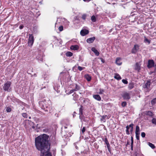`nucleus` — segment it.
I'll return each mask as SVG.
<instances>
[{
  "label": "nucleus",
  "instance_id": "nucleus-1",
  "mask_svg": "<svg viewBox=\"0 0 156 156\" xmlns=\"http://www.w3.org/2000/svg\"><path fill=\"white\" fill-rule=\"evenodd\" d=\"M48 136L45 134L40 135L35 139V144L37 149L41 151L43 155L48 152L50 144L48 141Z\"/></svg>",
  "mask_w": 156,
  "mask_h": 156
},
{
  "label": "nucleus",
  "instance_id": "nucleus-2",
  "mask_svg": "<svg viewBox=\"0 0 156 156\" xmlns=\"http://www.w3.org/2000/svg\"><path fill=\"white\" fill-rule=\"evenodd\" d=\"M34 42V38L32 34H30L29 35L28 41V44L29 46H31Z\"/></svg>",
  "mask_w": 156,
  "mask_h": 156
},
{
  "label": "nucleus",
  "instance_id": "nucleus-3",
  "mask_svg": "<svg viewBox=\"0 0 156 156\" xmlns=\"http://www.w3.org/2000/svg\"><path fill=\"white\" fill-rule=\"evenodd\" d=\"M11 84V83L9 81H7L6 83H5L3 87L4 90L5 91H8Z\"/></svg>",
  "mask_w": 156,
  "mask_h": 156
},
{
  "label": "nucleus",
  "instance_id": "nucleus-4",
  "mask_svg": "<svg viewBox=\"0 0 156 156\" xmlns=\"http://www.w3.org/2000/svg\"><path fill=\"white\" fill-rule=\"evenodd\" d=\"M122 96L124 99L129 100L130 98L129 94L127 92L124 93Z\"/></svg>",
  "mask_w": 156,
  "mask_h": 156
},
{
  "label": "nucleus",
  "instance_id": "nucleus-5",
  "mask_svg": "<svg viewBox=\"0 0 156 156\" xmlns=\"http://www.w3.org/2000/svg\"><path fill=\"white\" fill-rule=\"evenodd\" d=\"M151 80H147V82L146 83L144 84L143 85V87L144 88L149 89L151 84Z\"/></svg>",
  "mask_w": 156,
  "mask_h": 156
},
{
  "label": "nucleus",
  "instance_id": "nucleus-6",
  "mask_svg": "<svg viewBox=\"0 0 156 156\" xmlns=\"http://www.w3.org/2000/svg\"><path fill=\"white\" fill-rule=\"evenodd\" d=\"M139 49V46L138 44L134 45L133 48L132 49L131 52L132 53H136Z\"/></svg>",
  "mask_w": 156,
  "mask_h": 156
},
{
  "label": "nucleus",
  "instance_id": "nucleus-7",
  "mask_svg": "<svg viewBox=\"0 0 156 156\" xmlns=\"http://www.w3.org/2000/svg\"><path fill=\"white\" fill-rule=\"evenodd\" d=\"M89 33V31L88 30L84 29L82 30L80 32V34L82 36H84L88 34Z\"/></svg>",
  "mask_w": 156,
  "mask_h": 156
},
{
  "label": "nucleus",
  "instance_id": "nucleus-8",
  "mask_svg": "<svg viewBox=\"0 0 156 156\" xmlns=\"http://www.w3.org/2000/svg\"><path fill=\"white\" fill-rule=\"evenodd\" d=\"M154 62L153 60H149L148 62L147 67L149 68H151L154 66Z\"/></svg>",
  "mask_w": 156,
  "mask_h": 156
},
{
  "label": "nucleus",
  "instance_id": "nucleus-9",
  "mask_svg": "<svg viewBox=\"0 0 156 156\" xmlns=\"http://www.w3.org/2000/svg\"><path fill=\"white\" fill-rule=\"evenodd\" d=\"M95 37H92L90 38L87 40V42L89 43H90L93 42L95 40Z\"/></svg>",
  "mask_w": 156,
  "mask_h": 156
},
{
  "label": "nucleus",
  "instance_id": "nucleus-10",
  "mask_svg": "<svg viewBox=\"0 0 156 156\" xmlns=\"http://www.w3.org/2000/svg\"><path fill=\"white\" fill-rule=\"evenodd\" d=\"M92 51L94 52L95 54L97 56H98L99 54V52L96 49V48L94 47H93L91 48V49Z\"/></svg>",
  "mask_w": 156,
  "mask_h": 156
},
{
  "label": "nucleus",
  "instance_id": "nucleus-11",
  "mask_svg": "<svg viewBox=\"0 0 156 156\" xmlns=\"http://www.w3.org/2000/svg\"><path fill=\"white\" fill-rule=\"evenodd\" d=\"M79 46L77 45H72L70 47V49L74 50H76L79 49Z\"/></svg>",
  "mask_w": 156,
  "mask_h": 156
},
{
  "label": "nucleus",
  "instance_id": "nucleus-12",
  "mask_svg": "<svg viewBox=\"0 0 156 156\" xmlns=\"http://www.w3.org/2000/svg\"><path fill=\"white\" fill-rule=\"evenodd\" d=\"M93 97L95 99L100 101L101 100V98L99 95H94L93 96Z\"/></svg>",
  "mask_w": 156,
  "mask_h": 156
},
{
  "label": "nucleus",
  "instance_id": "nucleus-13",
  "mask_svg": "<svg viewBox=\"0 0 156 156\" xmlns=\"http://www.w3.org/2000/svg\"><path fill=\"white\" fill-rule=\"evenodd\" d=\"M107 118V119H108V116L106 115H103L101 116V118L100 120L101 121H103L104 122H105L106 121V118Z\"/></svg>",
  "mask_w": 156,
  "mask_h": 156
},
{
  "label": "nucleus",
  "instance_id": "nucleus-14",
  "mask_svg": "<svg viewBox=\"0 0 156 156\" xmlns=\"http://www.w3.org/2000/svg\"><path fill=\"white\" fill-rule=\"evenodd\" d=\"M140 67L139 64L137 63H136L135 69L139 71L140 69Z\"/></svg>",
  "mask_w": 156,
  "mask_h": 156
},
{
  "label": "nucleus",
  "instance_id": "nucleus-15",
  "mask_svg": "<svg viewBox=\"0 0 156 156\" xmlns=\"http://www.w3.org/2000/svg\"><path fill=\"white\" fill-rule=\"evenodd\" d=\"M134 87V83H129L128 85V88L130 90L133 89Z\"/></svg>",
  "mask_w": 156,
  "mask_h": 156
},
{
  "label": "nucleus",
  "instance_id": "nucleus-16",
  "mask_svg": "<svg viewBox=\"0 0 156 156\" xmlns=\"http://www.w3.org/2000/svg\"><path fill=\"white\" fill-rule=\"evenodd\" d=\"M121 58H117L115 61L116 64L118 65H121L122 63L120 62Z\"/></svg>",
  "mask_w": 156,
  "mask_h": 156
},
{
  "label": "nucleus",
  "instance_id": "nucleus-17",
  "mask_svg": "<svg viewBox=\"0 0 156 156\" xmlns=\"http://www.w3.org/2000/svg\"><path fill=\"white\" fill-rule=\"evenodd\" d=\"M84 77L88 81H90L91 80V77L89 74L85 75Z\"/></svg>",
  "mask_w": 156,
  "mask_h": 156
},
{
  "label": "nucleus",
  "instance_id": "nucleus-18",
  "mask_svg": "<svg viewBox=\"0 0 156 156\" xmlns=\"http://www.w3.org/2000/svg\"><path fill=\"white\" fill-rule=\"evenodd\" d=\"M114 78L118 80H120L121 79V76H119V74H115V75L114 76Z\"/></svg>",
  "mask_w": 156,
  "mask_h": 156
},
{
  "label": "nucleus",
  "instance_id": "nucleus-19",
  "mask_svg": "<svg viewBox=\"0 0 156 156\" xmlns=\"http://www.w3.org/2000/svg\"><path fill=\"white\" fill-rule=\"evenodd\" d=\"M140 128L138 126H136V128L135 133H140Z\"/></svg>",
  "mask_w": 156,
  "mask_h": 156
},
{
  "label": "nucleus",
  "instance_id": "nucleus-20",
  "mask_svg": "<svg viewBox=\"0 0 156 156\" xmlns=\"http://www.w3.org/2000/svg\"><path fill=\"white\" fill-rule=\"evenodd\" d=\"M130 127L129 126V125L127 126L126 127V133L127 135H129V128Z\"/></svg>",
  "mask_w": 156,
  "mask_h": 156
},
{
  "label": "nucleus",
  "instance_id": "nucleus-21",
  "mask_svg": "<svg viewBox=\"0 0 156 156\" xmlns=\"http://www.w3.org/2000/svg\"><path fill=\"white\" fill-rule=\"evenodd\" d=\"M148 144L149 146L152 149H154L155 148L154 145L151 143L149 142Z\"/></svg>",
  "mask_w": 156,
  "mask_h": 156
},
{
  "label": "nucleus",
  "instance_id": "nucleus-22",
  "mask_svg": "<svg viewBox=\"0 0 156 156\" xmlns=\"http://www.w3.org/2000/svg\"><path fill=\"white\" fill-rule=\"evenodd\" d=\"M66 55L67 56H71L73 55V53L70 51H68L66 53Z\"/></svg>",
  "mask_w": 156,
  "mask_h": 156
},
{
  "label": "nucleus",
  "instance_id": "nucleus-23",
  "mask_svg": "<svg viewBox=\"0 0 156 156\" xmlns=\"http://www.w3.org/2000/svg\"><path fill=\"white\" fill-rule=\"evenodd\" d=\"M82 106L81 105V107L79 109V114L80 115H82L83 114V109L82 108Z\"/></svg>",
  "mask_w": 156,
  "mask_h": 156
},
{
  "label": "nucleus",
  "instance_id": "nucleus-24",
  "mask_svg": "<svg viewBox=\"0 0 156 156\" xmlns=\"http://www.w3.org/2000/svg\"><path fill=\"white\" fill-rule=\"evenodd\" d=\"M133 123H132L129 125V126H130V128H131L130 132L131 133H132L133 131Z\"/></svg>",
  "mask_w": 156,
  "mask_h": 156
},
{
  "label": "nucleus",
  "instance_id": "nucleus-25",
  "mask_svg": "<svg viewBox=\"0 0 156 156\" xmlns=\"http://www.w3.org/2000/svg\"><path fill=\"white\" fill-rule=\"evenodd\" d=\"M147 114L148 115H149L151 116H152L154 115L153 114L151 111H148L147 112Z\"/></svg>",
  "mask_w": 156,
  "mask_h": 156
},
{
  "label": "nucleus",
  "instance_id": "nucleus-26",
  "mask_svg": "<svg viewBox=\"0 0 156 156\" xmlns=\"http://www.w3.org/2000/svg\"><path fill=\"white\" fill-rule=\"evenodd\" d=\"M151 104L152 105H154L156 103V98L153 99L151 101Z\"/></svg>",
  "mask_w": 156,
  "mask_h": 156
},
{
  "label": "nucleus",
  "instance_id": "nucleus-27",
  "mask_svg": "<svg viewBox=\"0 0 156 156\" xmlns=\"http://www.w3.org/2000/svg\"><path fill=\"white\" fill-rule=\"evenodd\" d=\"M91 20L92 21L94 22H95L96 21V19L94 16H92L91 17Z\"/></svg>",
  "mask_w": 156,
  "mask_h": 156
},
{
  "label": "nucleus",
  "instance_id": "nucleus-28",
  "mask_svg": "<svg viewBox=\"0 0 156 156\" xmlns=\"http://www.w3.org/2000/svg\"><path fill=\"white\" fill-rule=\"evenodd\" d=\"M152 123L155 125H156V118H153L152 120Z\"/></svg>",
  "mask_w": 156,
  "mask_h": 156
},
{
  "label": "nucleus",
  "instance_id": "nucleus-29",
  "mask_svg": "<svg viewBox=\"0 0 156 156\" xmlns=\"http://www.w3.org/2000/svg\"><path fill=\"white\" fill-rule=\"evenodd\" d=\"M127 104L126 102V101H123L121 105L123 107L125 106Z\"/></svg>",
  "mask_w": 156,
  "mask_h": 156
},
{
  "label": "nucleus",
  "instance_id": "nucleus-30",
  "mask_svg": "<svg viewBox=\"0 0 156 156\" xmlns=\"http://www.w3.org/2000/svg\"><path fill=\"white\" fill-rule=\"evenodd\" d=\"M6 111L7 112H9L11 111V108L9 107H7L6 108Z\"/></svg>",
  "mask_w": 156,
  "mask_h": 156
},
{
  "label": "nucleus",
  "instance_id": "nucleus-31",
  "mask_svg": "<svg viewBox=\"0 0 156 156\" xmlns=\"http://www.w3.org/2000/svg\"><path fill=\"white\" fill-rule=\"evenodd\" d=\"M58 29L60 31H62L63 29V26H60L58 28Z\"/></svg>",
  "mask_w": 156,
  "mask_h": 156
},
{
  "label": "nucleus",
  "instance_id": "nucleus-32",
  "mask_svg": "<svg viewBox=\"0 0 156 156\" xmlns=\"http://www.w3.org/2000/svg\"><path fill=\"white\" fill-rule=\"evenodd\" d=\"M85 68L84 67H82L80 66H78V69L80 71L82 70L83 69Z\"/></svg>",
  "mask_w": 156,
  "mask_h": 156
},
{
  "label": "nucleus",
  "instance_id": "nucleus-33",
  "mask_svg": "<svg viewBox=\"0 0 156 156\" xmlns=\"http://www.w3.org/2000/svg\"><path fill=\"white\" fill-rule=\"evenodd\" d=\"M122 81L125 84H127L128 83V81L126 80L125 79H123L122 80Z\"/></svg>",
  "mask_w": 156,
  "mask_h": 156
},
{
  "label": "nucleus",
  "instance_id": "nucleus-34",
  "mask_svg": "<svg viewBox=\"0 0 156 156\" xmlns=\"http://www.w3.org/2000/svg\"><path fill=\"white\" fill-rule=\"evenodd\" d=\"M22 115L23 116L24 118H27V115L26 113H23L22 114Z\"/></svg>",
  "mask_w": 156,
  "mask_h": 156
},
{
  "label": "nucleus",
  "instance_id": "nucleus-35",
  "mask_svg": "<svg viewBox=\"0 0 156 156\" xmlns=\"http://www.w3.org/2000/svg\"><path fill=\"white\" fill-rule=\"evenodd\" d=\"M136 134V136L137 139L139 140V133H135Z\"/></svg>",
  "mask_w": 156,
  "mask_h": 156
},
{
  "label": "nucleus",
  "instance_id": "nucleus-36",
  "mask_svg": "<svg viewBox=\"0 0 156 156\" xmlns=\"http://www.w3.org/2000/svg\"><path fill=\"white\" fill-rule=\"evenodd\" d=\"M100 91L99 93V94H102L104 92V90L103 89H100L99 90Z\"/></svg>",
  "mask_w": 156,
  "mask_h": 156
},
{
  "label": "nucleus",
  "instance_id": "nucleus-37",
  "mask_svg": "<svg viewBox=\"0 0 156 156\" xmlns=\"http://www.w3.org/2000/svg\"><path fill=\"white\" fill-rule=\"evenodd\" d=\"M86 15L85 14H83L82 17V18L84 20H85L86 18Z\"/></svg>",
  "mask_w": 156,
  "mask_h": 156
},
{
  "label": "nucleus",
  "instance_id": "nucleus-38",
  "mask_svg": "<svg viewBox=\"0 0 156 156\" xmlns=\"http://www.w3.org/2000/svg\"><path fill=\"white\" fill-rule=\"evenodd\" d=\"M145 133L144 132H142L141 133V136L143 138H144L145 137Z\"/></svg>",
  "mask_w": 156,
  "mask_h": 156
},
{
  "label": "nucleus",
  "instance_id": "nucleus-39",
  "mask_svg": "<svg viewBox=\"0 0 156 156\" xmlns=\"http://www.w3.org/2000/svg\"><path fill=\"white\" fill-rule=\"evenodd\" d=\"M52 156L51 154L49 153H47L45 154V156Z\"/></svg>",
  "mask_w": 156,
  "mask_h": 156
},
{
  "label": "nucleus",
  "instance_id": "nucleus-40",
  "mask_svg": "<svg viewBox=\"0 0 156 156\" xmlns=\"http://www.w3.org/2000/svg\"><path fill=\"white\" fill-rule=\"evenodd\" d=\"M86 130V128L85 127H83V128L82 129V131L83 133Z\"/></svg>",
  "mask_w": 156,
  "mask_h": 156
},
{
  "label": "nucleus",
  "instance_id": "nucleus-41",
  "mask_svg": "<svg viewBox=\"0 0 156 156\" xmlns=\"http://www.w3.org/2000/svg\"><path fill=\"white\" fill-rule=\"evenodd\" d=\"M104 141L105 142L106 144H107L109 143L108 142L107 139L106 138H105V140H104Z\"/></svg>",
  "mask_w": 156,
  "mask_h": 156
},
{
  "label": "nucleus",
  "instance_id": "nucleus-42",
  "mask_svg": "<svg viewBox=\"0 0 156 156\" xmlns=\"http://www.w3.org/2000/svg\"><path fill=\"white\" fill-rule=\"evenodd\" d=\"M131 144H133V137L132 136H131Z\"/></svg>",
  "mask_w": 156,
  "mask_h": 156
},
{
  "label": "nucleus",
  "instance_id": "nucleus-43",
  "mask_svg": "<svg viewBox=\"0 0 156 156\" xmlns=\"http://www.w3.org/2000/svg\"><path fill=\"white\" fill-rule=\"evenodd\" d=\"M145 41L146 42H148L149 44L150 43V41L146 38H145Z\"/></svg>",
  "mask_w": 156,
  "mask_h": 156
},
{
  "label": "nucleus",
  "instance_id": "nucleus-44",
  "mask_svg": "<svg viewBox=\"0 0 156 156\" xmlns=\"http://www.w3.org/2000/svg\"><path fill=\"white\" fill-rule=\"evenodd\" d=\"M43 107L42 108L44 109L45 111H47L48 110L47 109H45V108L46 107V108H47V106H44V105H43Z\"/></svg>",
  "mask_w": 156,
  "mask_h": 156
},
{
  "label": "nucleus",
  "instance_id": "nucleus-45",
  "mask_svg": "<svg viewBox=\"0 0 156 156\" xmlns=\"http://www.w3.org/2000/svg\"><path fill=\"white\" fill-rule=\"evenodd\" d=\"M106 145L108 150L109 151L110 145L109 143L107 144Z\"/></svg>",
  "mask_w": 156,
  "mask_h": 156
},
{
  "label": "nucleus",
  "instance_id": "nucleus-46",
  "mask_svg": "<svg viewBox=\"0 0 156 156\" xmlns=\"http://www.w3.org/2000/svg\"><path fill=\"white\" fill-rule=\"evenodd\" d=\"M76 91V89H74L73 90H71L70 91V93H73V91Z\"/></svg>",
  "mask_w": 156,
  "mask_h": 156
},
{
  "label": "nucleus",
  "instance_id": "nucleus-47",
  "mask_svg": "<svg viewBox=\"0 0 156 156\" xmlns=\"http://www.w3.org/2000/svg\"><path fill=\"white\" fill-rule=\"evenodd\" d=\"M75 89H76V90H78L79 89L78 86H77L76 85V87Z\"/></svg>",
  "mask_w": 156,
  "mask_h": 156
},
{
  "label": "nucleus",
  "instance_id": "nucleus-48",
  "mask_svg": "<svg viewBox=\"0 0 156 156\" xmlns=\"http://www.w3.org/2000/svg\"><path fill=\"white\" fill-rule=\"evenodd\" d=\"M23 25H21L20 26L19 28L20 29H21L23 28Z\"/></svg>",
  "mask_w": 156,
  "mask_h": 156
},
{
  "label": "nucleus",
  "instance_id": "nucleus-49",
  "mask_svg": "<svg viewBox=\"0 0 156 156\" xmlns=\"http://www.w3.org/2000/svg\"><path fill=\"white\" fill-rule=\"evenodd\" d=\"M131 150H133V144H131Z\"/></svg>",
  "mask_w": 156,
  "mask_h": 156
},
{
  "label": "nucleus",
  "instance_id": "nucleus-50",
  "mask_svg": "<svg viewBox=\"0 0 156 156\" xmlns=\"http://www.w3.org/2000/svg\"><path fill=\"white\" fill-rule=\"evenodd\" d=\"M101 61L103 63L104 62V60L102 58H101Z\"/></svg>",
  "mask_w": 156,
  "mask_h": 156
},
{
  "label": "nucleus",
  "instance_id": "nucleus-51",
  "mask_svg": "<svg viewBox=\"0 0 156 156\" xmlns=\"http://www.w3.org/2000/svg\"><path fill=\"white\" fill-rule=\"evenodd\" d=\"M84 2H89L88 0H83Z\"/></svg>",
  "mask_w": 156,
  "mask_h": 156
},
{
  "label": "nucleus",
  "instance_id": "nucleus-52",
  "mask_svg": "<svg viewBox=\"0 0 156 156\" xmlns=\"http://www.w3.org/2000/svg\"><path fill=\"white\" fill-rule=\"evenodd\" d=\"M129 144V142H127L126 146H127V145H128Z\"/></svg>",
  "mask_w": 156,
  "mask_h": 156
},
{
  "label": "nucleus",
  "instance_id": "nucleus-53",
  "mask_svg": "<svg viewBox=\"0 0 156 156\" xmlns=\"http://www.w3.org/2000/svg\"><path fill=\"white\" fill-rule=\"evenodd\" d=\"M32 128H34V126H32Z\"/></svg>",
  "mask_w": 156,
  "mask_h": 156
},
{
  "label": "nucleus",
  "instance_id": "nucleus-54",
  "mask_svg": "<svg viewBox=\"0 0 156 156\" xmlns=\"http://www.w3.org/2000/svg\"><path fill=\"white\" fill-rule=\"evenodd\" d=\"M29 119H30V118H31V117H29Z\"/></svg>",
  "mask_w": 156,
  "mask_h": 156
}]
</instances>
